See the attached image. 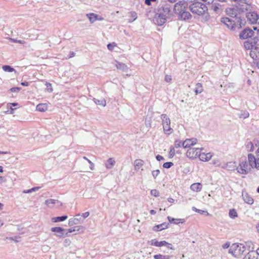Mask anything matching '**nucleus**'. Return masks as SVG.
<instances>
[{
  "label": "nucleus",
  "mask_w": 259,
  "mask_h": 259,
  "mask_svg": "<svg viewBox=\"0 0 259 259\" xmlns=\"http://www.w3.org/2000/svg\"><path fill=\"white\" fill-rule=\"evenodd\" d=\"M60 204V202L57 200L49 199L45 201V204L49 207H53L55 204Z\"/></svg>",
  "instance_id": "obj_23"
},
{
  "label": "nucleus",
  "mask_w": 259,
  "mask_h": 259,
  "mask_svg": "<svg viewBox=\"0 0 259 259\" xmlns=\"http://www.w3.org/2000/svg\"><path fill=\"white\" fill-rule=\"evenodd\" d=\"M192 210L195 211V212H197L199 213L200 214H203V213L206 212L207 213V214H208V213L207 211H205L202 210L198 209L196 208L194 206H193L192 207Z\"/></svg>",
  "instance_id": "obj_49"
},
{
  "label": "nucleus",
  "mask_w": 259,
  "mask_h": 259,
  "mask_svg": "<svg viewBox=\"0 0 259 259\" xmlns=\"http://www.w3.org/2000/svg\"><path fill=\"white\" fill-rule=\"evenodd\" d=\"M9 40H10L11 41H12L13 42L19 43V44H23L25 43V41L23 40H17V39H15L12 38H9Z\"/></svg>",
  "instance_id": "obj_48"
},
{
  "label": "nucleus",
  "mask_w": 259,
  "mask_h": 259,
  "mask_svg": "<svg viewBox=\"0 0 259 259\" xmlns=\"http://www.w3.org/2000/svg\"><path fill=\"white\" fill-rule=\"evenodd\" d=\"M221 167L228 170H232L235 169L236 166L235 165V162H229L222 165Z\"/></svg>",
  "instance_id": "obj_19"
},
{
  "label": "nucleus",
  "mask_w": 259,
  "mask_h": 259,
  "mask_svg": "<svg viewBox=\"0 0 259 259\" xmlns=\"http://www.w3.org/2000/svg\"><path fill=\"white\" fill-rule=\"evenodd\" d=\"M235 21L236 22V25H238L239 28H241L242 26L245 25V22L242 20L240 17L236 18Z\"/></svg>",
  "instance_id": "obj_38"
},
{
  "label": "nucleus",
  "mask_w": 259,
  "mask_h": 259,
  "mask_svg": "<svg viewBox=\"0 0 259 259\" xmlns=\"http://www.w3.org/2000/svg\"><path fill=\"white\" fill-rule=\"evenodd\" d=\"M137 18V13L135 12H131V18L129 19L130 22H133Z\"/></svg>",
  "instance_id": "obj_44"
},
{
  "label": "nucleus",
  "mask_w": 259,
  "mask_h": 259,
  "mask_svg": "<svg viewBox=\"0 0 259 259\" xmlns=\"http://www.w3.org/2000/svg\"><path fill=\"white\" fill-rule=\"evenodd\" d=\"M144 164V161L141 159H136L134 162L135 169H139Z\"/></svg>",
  "instance_id": "obj_35"
},
{
  "label": "nucleus",
  "mask_w": 259,
  "mask_h": 259,
  "mask_svg": "<svg viewBox=\"0 0 259 259\" xmlns=\"http://www.w3.org/2000/svg\"><path fill=\"white\" fill-rule=\"evenodd\" d=\"M182 143H183V142H182L181 141H180V140H176L175 142V146L177 148H180L181 146H182Z\"/></svg>",
  "instance_id": "obj_50"
},
{
  "label": "nucleus",
  "mask_w": 259,
  "mask_h": 259,
  "mask_svg": "<svg viewBox=\"0 0 259 259\" xmlns=\"http://www.w3.org/2000/svg\"><path fill=\"white\" fill-rule=\"evenodd\" d=\"M190 188L193 191L199 192L201 190L202 186L199 183H194L191 185Z\"/></svg>",
  "instance_id": "obj_24"
},
{
  "label": "nucleus",
  "mask_w": 259,
  "mask_h": 259,
  "mask_svg": "<svg viewBox=\"0 0 259 259\" xmlns=\"http://www.w3.org/2000/svg\"><path fill=\"white\" fill-rule=\"evenodd\" d=\"M201 150L202 148H189L186 152L187 156L191 158H194L196 156L199 157V154L200 153Z\"/></svg>",
  "instance_id": "obj_9"
},
{
  "label": "nucleus",
  "mask_w": 259,
  "mask_h": 259,
  "mask_svg": "<svg viewBox=\"0 0 259 259\" xmlns=\"http://www.w3.org/2000/svg\"><path fill=\"white\" fill-rule=\"evenodd\" d=\"M246 148L248 149V151L249 152H253L254 151V146L253 143L249 141L246 145Z\"/></svg>",
  "instance_id": "obj_41"
},
{
  "label": "nucleus",
  "mask_w": 259,
  "mask_h": 259,
  "mask_svg": "<svg viewBox=\"0 0 259 259\" xmlns=\"http://www.w3.org/2000/svg\"><path fill=\"white\" fill-rule=\"evenodd\" d=\"M197 142V139L196 138L187 139L183 142L182 146L184 148H191V146L195 145Z\"/></svg>",
  "instance_id": "obj_11"
},
{
  "label": "nucleus",
  "mask_w": 259,
  "mask_h": 259,
  "mask_svg": "<svg viewBox=\"0 0 259 259\" xmlns=\"http://www.w3.org/2000/svg\"><path fill=\"white\" fill-rule=\"evenodd\" d=\"M255 254L256 253L253 251L248 252L247 254L248 259H256V258L254 256Z\"/></svg>",
  "instance_id": "obj_47"
},
{
  "label": "nucleus",
  "mask_w": 259,
  "mask_h": 259,
  "mask_svg": "<svg viewBox=\"0 0 259 259\" xmlns=\"http://www.w3.org/2000/svg\"><path fill=\"white\" fill-rule=\"evenodd\" d=\"M51 231L55 233V235L59 237H62L64 229L61 227H53L51 228Z\"/></svg>",
  "instance_id": "obj_20"
},
{
  "label": "nucleus",
  "mask_w": 259,
  "mask_h": 259,
  "mask_svg": "<svg viewBox=\"0 0 259 259\" xmlns=\"http://www.w3.org/2000/svg\"><path fill=\"white\" fill-rule=\"evenodd\" d=\"M236 7L239 11L242 12L251 11L253 8L252 5L247 2L246 0L240 1Z\"/></svg>",
  "instance_id": "obj_6"
},
{
  "label": "nucleus",
  "mask_w": 259,
  "mask_h": 259,
  "mask_svg": "<svg viewBox=\"0 0 259 259\" xmlns=\"http://www.w3.org/2000/svg\"><path fill=\"white\" fill-rule=\"evenodd\" d=\"M87 17L89 19L91 23H93L96 21L97 14L95 13H89L87 14Z\"/></svg>",
  "instance_id": "obj_33"
},
{
  "label": "nucleus",
  "mask_w": 259,
  "mask_h": 259,
  "mask_svg": "<svg viewBox=\"0 0 259 259\" xmlns=\"http://www.w3.org/2000/svg\"><path fill=\"white\" fill-rule=\"evenodd\" d=\"M151 121L150 120H147V118L146 119L145 121V125L147 127H151Z\"/></svg>",
  "instance_id": "obj_60"
},
{
  "label": "nucleus",
  "mask_w": 259,
  "mask_h": 259,
  "mask_svg": "<svg viewBox=\"0 0 259 259\" xmlns=\"http://www.w3.org/2000/svg\"><path fill=\"white\" fill-rule=\"evenodd\" d=\"M116 66L117 69H120L123 71H127L128 69L127 66L125 64L118 62H116Z\"/></svg>",
  "instance_id": "obj_28"
},
{
  "label": "nucleus",
  "mask_w": 259,
  "mask_h": 259,
  "mask_svg": "<svg viewBox=\"0 0 259 259\" xmlns=\"http://www.w3.org/2000/svg\"><path fill=\"white\" fill-rule=\"evenodd\" d=\"M178 17L179 19L186 20L190 19L192 18V15L189 12L186 11V10L185 9L178 15Z\"/></svg>",
  "instance_id": "obj_15"
},
{
  "label": "nucleus",
  "mask_w": 259,
  "mask_h": 259,
  "mask_svg": "<svg viewBox=\"0 0 259 259\" xmlns=\"http://www.w3.org/2000/svg\"><path fill=\"white\" fill-rule=\"evenodd\" d=\"M88 162L90 164V168L91 170H93L94 169V164L89 159H87Z\"/></svg>",
  "instance_id": "obj_57"
},
{
  "label": "nucleus",
  "mask_w": 259,
  "mask_h": 259,
  "mask_svg": "<svg viewBox=\"0 0 259 259\" xmlns=\"http://www.w3.org/2000/svg\"><path fill=\"white\" fill-rule=\"evenodd\" d=\"M170 257L171 256L170 255H164L160 254L154 255L153 256L154 259H169Z\"/></svg>",
  "instance_id": "obj_37"
},
{
  "label": "nucleus",
  "mask_w": 259,
  "mask_h": 259,
  "mask_svg": "<svg viewBox=\"0 0 259 259\" xmlns=\"http://www.w3.org/2000/svg\"><path fill=\"white\" fill-rule=\"evenodd\" d=\"M169 225L168 223H163L161 224L156 225L154 226L153 228V230L155 231H158L164 230L168 228Z\"/></svg>",
  "instance_id": "obj_22"
},
{
  "label": "nucleus",
  "mask_w": 259,
  "mask_h": 259,
  "mask_svg": "<svg viewBox=\"0 0 259 259\" xmlns=\"http://www.w3.org/2000/svg\"><path fill=\"white\" fill-rule=\"evenodd\" d=\"M256 166L254 167V168H256L257 170H259V158H257L256 161Z\"/></svg>",
  "instance_id": "obj_64"
},
{
  "label": "nucleus",
  "mask_w": 259,
  "mask_h": 259,
  "mask_svg": "<svg viewBox=\"0 0 259 259\" xmlns=\"http://www.w3.org/2000/svg\"><path fill=\"white\" fill-rule=\"evenodd\" d=\"M229 215V217L232 219H235L238 217L237 213L234 209L230 210Z\"/></svg>",
  "instance_id": "obj_39"
},
{
  "label": "nucleus",
  "mask_w": 259,
  "mask_h": 259,
  "mask_svg": "<svg viewBox=\"0 0 259 259\" xmlns=\"http://www.w3.org/2000/svg\"><path fill=\"white\" fill-rule=\"evenodd\" d=\"M254 32L250 28H245L239 34L241 39H247L253 36Z\"/></svg>",
  "instance_id": "obj_10"
},
{
  "label": "nucleus",
  "mask_w": 259,
  "mask_h": 259,
  "mask_svg": "<svg viewBox=\"0 0 259 259\" xmlns=\"http://www.w3.org/2000/svg\"><path fill=\"white\" fill-rule=\"evenodd\" d=\"M247 157H248L247 163L248 162L249 163L248 165L250 166V168H254V167L256 166V161L257 158H256L255 157V156H254L253 154H250V153L248 154Z\"/></svg>",
  "instance_id": "obj_13"
},
{
  "label": "nucleus",
  "mask_w": 259,
  "mask_h": 259,
  "mask_svg": "<svg viewBox=\"0 0 259 259\" xmlns=\"http://www.w3.org/2000/svg\"><path fill=\"white\" fill-rule=\"evenodd\" d=\"M115 161L112 158H109L107 161L106 163H105L106 168L108 169L112 168L114 165L115 164Z\"/></svg>",
  "instance_id": "obj_30"
},
{
  "label": "nucleus",
  "mask_w": 259,
  "mask_h": 259,
  "mask_svg": "<svg viewBox=\"0 0 259 259\" xmlns=\"http://www.w3.org/2000/svg\"><path fill=\"white\" fill-rule=\"evenodd\" d=\"M7 239H9L10 240H13V241H14L16 242H18L19 241V240L20 239V236H16L15 237H9V238H7Z\"/></svg>",
  "instance_id": "obj_51"
},
{
  "label": "nucleus",
  "mask_w": 259,
  "mask_h": 259,
  "mask_svg": "<svg viewBox=\"0 0 259 259\" xmlns=\"http://www.w3.org/2000/svg\"><path fill=\"white\" fill-rule=\"evenodd\" d=\"M161 119L162 120V125L164 124L167 125L168 124H170V120L169 119V118L167 116L166 114H162L161 115Z\"/></svg>",
  "instance_id": "obj_26"
},
{
  "label": "nucleus",
  "mask_w": 259,
  "mask_h": 259,
  "mask_svg": "<svg viewBox=\"0 0 259 259\" xmlns=\"http://www.w3.org/2000/svg\"><path fill=\"white\" fill-rule=\"evenodd\" d=\"M174 165L171 162H166L163 164V167L165 168H169Z\"/></svg>",
  "instance_id": "obj_46"
},
{
  "label": "nucleus",
  "mask_w": 259,
  "mask_h": 259,
  "mask_svg": "<svg viewBox=\"0 0 259 259\" xmlns=\"http://www.w3.org/2000/svg\"><path fill=\"white\" fill-rule=\"evenodd\" d=\"M68 218L67 215H62L61 217H57L52 218L53 222L56 223L59 222H62L66 220Z\"/></svg>",
  "instance_id": "obj_32"
},
{
  "label": "nucleus",
  "mask_w": 259,
  "mask_h": 259,
  "mask_svg": "<svg viewBox=\"0 0 259 259\" xmlns=\"http://www.w3.org/2000/svg\"><path fill=\"white\" fill-rule=\"evenodd\" d=\"M221 21L230 29H233L235 28V26L236 25L235 19L232 20L228 17L222 18Z\"/></svg>",
  "instance_id": "obj_7"
},
{
  "label": "nucleus",
  "mask_w": 259,
  "mask_h": 259,
  "mask_svg": "<svg viewBox=\"0 0 259 259\" xmlns=\"http://www.w3.org/2000/svg\"><path fill=\"white\" fill-rule=\"evenodd\" d=\"M211 9L216 13H220L222 10V6L219 4H213L211 6Z\"/></svg>",
  "instance_id": "obj_25"
},
{
  "label": "nucleus",
  "mask_w": 259,
  "mask_h": 259,
  "mask_svg": "<svg viewBox=\"0 0 259 259\" xmlns=\"http://www.w3.org/2000/svg\"><path fill=\"white\" fill-rule=\"evenodd\" d=\"M203 91V88L202 84L200 83H198L196 85L195 92L196 94H200Z\"/></svg>",
  "instance_id": "obj_36"
},
{
  "label": "nucleus",
  "mask_w": 259,
  "mask_h": 259,
  "mask_svg": "<svg viewBox=\"0 0 259 259\" xmlns=\"http://www.w3.org/2000/svg\"><path fill=\"white\" fill-rule=\"evenodd\" d=\"M189 10L195 15L202 16L208 10L206 4L200 1H194L188 5Z\"/></svg>",
  "instance_id": "obj_2"
},
{
  "label": "nucleus",
  "mask_w": 259,
  "mask_h": 259,
  "mask_svg": "<svg viewBox=\"0 0 259 259\" xmlns=\"http://www.w3.org/2000/svg\"><path fill=\"white\" fill-rule=\"evenodd\" d=\"M169 156L173 157L175 155V149L174 147L170 148L169 151Z\"/></svg>",
  "instance_id": "obj_56"
},
{
  "label": "nucleus",
  "mask_w": 259,
  "mask_h": 259,
  "mask_svg": "<svg viewBox=\"0 0 259 259\" xmlns=\"http://www.w3.org/2000/svg\"><path fill=\"white\" fill-rule=\"evenodd\" d=\"M82 222L83 220L81 218V215L80 214H78L75 216V218L70 219L69 220L68 225L69 226H72Z\"/></svg>",
  "instance_id": "obj_12"
},
{
  "label": "nucleus",
  "mask_w": 259,
  "mask_h": 259,
  "mask_svg": "<svg viewBox=\"0 0 259 259\" xmlns=\"http://www.w3.org/2000/svg\"><path fill=\"white\" fill-rule=\"evenodd\" d=\"M153 22L158 26H162L167 20L172 19L174 15L172 11V5L166 0H162L155 9Z\"/></svg>",
  "instance_id": "obj_1"
},
{
  "label": "nucleus",
  "mask_w": 259,
  "mask_h": 259,
  "mask_svg": "<svg viewBox=\"0 0 259 259\" xmlns=\"http://www.w3.org/2000/svg\"><path fill=\"white\" fill-rule=\"evenodd\" d=\"M157 0H145V4H146L148 6H150L151 5V2H156Z\"/></svg>",
  "instance_id": "obj_59"
},
{
  "label": "nucleus",
  "mask_w": 259,
  "mask_h": 259,
  "mask_svg": "<svg viewBox=\"0 0 259 259\" xmlns=\"http://www.w3.org/2000/svg\"><path fill=\"white\" fill-rule=\"evenodd\" d=\"M167 219H168L169 222L171 223H173L175 224H178L179 223H180V221L181 220L180 219H175L171 218L170 217H168Z\"/></svg>",
  "instance_id": "obj_45"
},
{
  "label": "nucleus",
  "mask_w": 259,
  "mask_h": 259,
  "mask_svg": "<svg viewBox=\"0 0 259 259\" xmlns=\"http://www.w3.org/2000/svg\"><path fill=\"white\" fill-rule=\"evenodd\" d=\"M246 249L245 245L242 243H233L230 247L229 252L234 257L239 258L243 254Z\"/></svg>",
  "instance_id": "obj_3"
},
{
  "label": "nucleus",
  "mask_w": 259,
  "mask_h": 259,
  "mask_svg": "<svg viewBox=\"0 0 259 259\" xmlns=\"http://www.w3.org/2000/svg\"><path fill=\"white\" fill-rule=\"evenodd\" d=\"M48 109V106L46 104H39L36 106V110L40 112H44Z\"/></svg>",
  "instance_id": "obj_31"
},
{
  "label": "nucleus",
  "mask_w": 259,
  "mask_h": 259,
  "mask_svg": "<svg viewBox=\"0 0 259 259\" xmlns=\"http://www.w3.org/2000/svg\"><path fill=\"white\" fill-rule=\"evenodd\" d=\"M47 90L49 93H51L53 92V88L52 87V84L50 83L47 82L46 83Z\"/></svg>",
  "instance_id": "obj_53"
},
{
  "label": "nucleus",
  "mask_w": 259,
  "mask_h": 259,
  "mask_svg": "<svg viewBox=\"0 0 259 259\" xmlns=\"http://www.w3.org/2000/svg\"><path fill=\"white\" fill-rule=\"evenodd\" d=\"M242 196L243 200L245 202L249 204H253L254 200L253 198L250 196V195L246 192H242Z\"/></svg>",
  "instance_id": "obj_17"
},
{
  "label": "nucleus",
  "mask_w": 259,
  "mask_h": 259,
  "mask_svg": "<svg viewBox=\"0 0 259 259\" xmlns=\"http://www.w3.org/2000/svg\"><path fill=\"white\" fill-rule=\"evenodd\" d=\"M21 88L19 87L13 88L10 89V91L12 92H18L20 91Z\"/></svg>",
  "instance_id": "obj_55"
},
{
  "label": "nucleus",
  "mask_w": 259,
  "mask_h": 259,
  "mask_svg": "<svg viewBox=\"0 0 259 259\" xmlns=\"http://www.w3.org/2000/svg\"><path fill=\"white\" fill-rule=\"evenodd\" d=\"M250 55L253 59L259 58V45L254 47L253 49L250 52Z\"/></svg>",
  "instance_id": "obj_18"
},
{
  "label": "nucleus",
  "mask_w": 259,
  "mask_h": 259,
  "mask_svg": "<svg viewBox=\"0 0 259 259\" xmlns=\"http://www.w3.org/2000/svg\"><path fill=\"white\" fill-rule=\"evenodd\" d=\"M90 215V213L89 212H85L84 213H83L81 215V217H82L83 218H86L87 217H88Z\"/></svg>",
  "instance_id": "obj_63"
},
{
  "label": "nucleus",
  "mask_w": 259,
  "mask_h": 259,
  "mask_svg": "<svg viewBox=\"0 0 259 259\" xmlns=\"http://www.w3.org/2000/svg\"><path fill=\"white\" fill-rule=\"evenodd\" d=\"M212 156V154L210 152L205 153L200 152V153L199 154V158L200 160L202 161H207L209 160Z\"/></svg>",
  "instance_id": "obj_16"
},
{
  "label": "nucleus",
  "mask_w": 259,
  "mask_h": 259,
  "mask_svg": "<svg viewBox=\"0 0 259 259\" xmlns=\"http://www.w3.org/2000/svg\"><path fill=\"white\" fill-rule=\"evenodd\" d=\"M156 158L158 161L163 160L164 159V157L160 155H157Z\"/></svg>",
  "instance_id": "obj_62"
},
{
  "label": "nucleus",
  "mask_w": 259,
  "mask_h": 259,
  "mask_svg": "<svg viewBox=\"0 0 259 259\" xmlns=\"http://www.w3.org/2000/svg\"><path fill=\"white\" fill-rule=\"evenodd\" d=\"M151 195L155 196V197H158L159 196V192L157 190L153 189L151 190Z\"/></svg>",
  "instance_id": "obj_52"
},
{
  "label": "nucleus",
  "mask_w": 259,
  "mask_h": 259,
  "mask_svg": "<svg viewBox=\"0 0 259 259\" xmlns=\"http://www.w3.org/2000/svg\"><path fill=\"white\" fill-rule=\"evenodd\" d=\"M163 128L165 134L167 135H169L173 132V130L170 127V124L163 125Z\"/></svg>",
  "instance_id": "obj_34"
},
{
  "label": "nucleus",
  "mask_w": 259,
  "mask_h": 259,
  "mask_svg": "<svg viewBox=\"0 0 259 259\" xmlns=\"http://www.w3.org/2000/svg\"><path fill=\"white\" fill-rule=\"evenodd\" d=\"M188 7V4L184 1H179L172 5L173 13L179 15Z\"/></svg>",
  "instance_id": "obj_4"
},
{
  "label": "nucleus",
  "mask_w": 259,
  "mask_h": 259,
  "mask_svg": "<svg viewBox=\"0 0 259 259\" xmlns=\"http://www.w3.org/2000/svg\"><path fill=\"white\" fill-rule=\"evenodd\" d=\"M226 12L228 15H229L230 17L235 18H238L237 17L236 10L233 9H229L226 10Z\"/></svg>",
  "instance_id": "obj_29"
},
{
  "label": "nucleus",
  "mask_w": 259,
  "mask_h": 259,
  "mask_svg": "<svg viewBox=\"0 0 259 259\" xmlns=\"http://www.w3.org/2000/svg\"><path fill=\"white\" fill-rule=\"evenodd\" d=\"M93 101L97 105H102L103 107H105L106 105V100L102 98H101L100 99L94 98Z\"/></svg>",
  "instance_id": "obj_27"
},
{
  "label": "nucleus",
  "mask_w": 259,
  "mask_h": 259,
  "mask_svg": "<svg viewBox=\"0 0 259 259\" xmlns=\"http://www.w3.org/2000/svg\"><path fill=\"white\" fill-rule=\"evenodd\" d=\"M247 157H248L247 163L248 162L249 163L248 165L250 166V168H254V167L256 166V161L257 158H256L255 157V156H254L253 154H250V153L248 154Z\"/></svg>",
  "instance_id": "obj_14"
},
{
  "label": "nucleus",
  "mask_w": 259,
  "mask_h": 259,
  "mask_svg": "<svg viewBox=\"0 0 259 259\" xmlns=\"http://www.w3.org/2000/svg\"><path fill=\"white\" fill-rule=\"evenodd\" d=\"M236 169L238 172L242 175H246L251 170L246 160L240 161L239 165L236 167Z\"/></svg>",
  "instance_id": "obj_5"
},
{
  "label": "nucleus",
  "mask_w": 259,
  "mask_h": 259,
  "mask_svg": "<svg viewBox=\"0 0 259 259\" xmlns=\"http://www.w3.org/2000/svg\"><path fill=\"white\" fill-rule=\"evenodd\" d=\"M244 48L246 50H252V49H253L254 47L252 44V42H250L248 41H245L244 43Z\"/></svg>",
  "instance_id": "obj_40"
},
{
  "label": "nucleus",
  "mask_w": 259,
  "mask_h": 259,
  "mask_svg": "<svg viewBox=\"0 0 259 259\" xmlns=\"http://www.w3.org/2000/svg\"><path fill=\"white\" fill-rule=\"evenodd\" d=\"M151 245L157 247H161L166 245H169L170 244L165 241H158L154 239L151 241Z\"/></svg>",
  "instance_id": "obj_21"
},
{
  "label": "nucleus",
  "mask_w": 259,
  "mask_h": 259,
  "mask_svg": "<svg viewBox=\"0 0 259 259\" xmlns=\"http://www.w3.org/2000/svg\"><path fill=\"white\" fill-rule=\"evenodd\" d=\"M160 174V171L158 169L153 170L152 171V175L154 179H156V178Z\"/></svg>",
  "instance_id": "obj_54"
},
{
  "label": "nucleus",
  "mask_w": 259,
  "mask_h": 259,
  "mask_svg": "<svg viewBox=\"0 0 259 259\" xmlns=\"http://www.w3.org/2000/svg\"><path fill=\"white\" fill-rule=\"evenodd\" d=\"M2 68L5 71L8 72H12L15 70L13 68L11 67L9 65H4L3 66Z\"/></svg>",
  "instance_id": "obj_42"
},
{
  "label": "nucleus",
  "mask_w": 259,
  "mask_h": 259,
  "mask_svg": "<svg viewBox=\"0 0 259 259\" xmlns=\"http://www.w3.org/2000/svg\"><path fill=\"white\" fill-rule=\"evenodd\" d=\"M246 17L247 20L252 24L256 23L259 18L257 14L253 10L251 11H248L246 13Z\"/></svg>",
  "instance_id": "obj_8"
},
{
  "label": "nucleus",
  "mask_w": 259,
  "mask_h": 259,
  "mask_svg": "<svg viewBox=\"0 0 259 259\" xmlns=\"http://www.w3.org/2000/svg\"><path fill=\"white\" fill-rule=\"evenodd\" d=\"M171 77L170 75H166L165 76V81L169 82L171 81Z\"/></svg>",
  "instance_id": "obj_58"
},
{
  "label": "nucleus",
  "mask_w": 259,
  "mask_h": 259,
  "mask_svg": "<svg viewBox=\"0 0 259 259\" xmlns=\"http://www.w3.org/2000/svg\"><path fill=\"white\" fill-rule=\"evenodd\" d=\"M213 163L215 165L217 166H222V165L221 164V163L218 160H213Z\"/></svg>",
  "instance_id": "obj_61"
},
{
  "label": "nucleus",
  "mask_w": 259,
  "mask_h": 259,
  "mask_svg": "<svg viewBox=\"0 0 259 259\" xmlns=\"http://www.w3.org/2000/svg\"><path fill=\"white\" fill-rule=\"evenodd\" d=\"M40 189L39 187H33L29 190H25L23 191V193H30L33 192H35Z\"/></svg>",
  "instance_id": "obj_43"
}]
</instances>
